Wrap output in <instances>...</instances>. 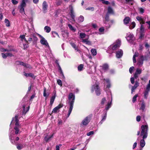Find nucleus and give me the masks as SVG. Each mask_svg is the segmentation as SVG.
Returning a JSON list of instances; mask_svg holds the SVG:
<instances>
[{"instance_id":"nucleus-1","label":"nucleus","mask_w":150,"mask_h":150,"mask_svg":"<svg viewBox=\"0 0 150 150\" xmlns=\"http://www.w3.org/2000/svg\"><path fill=\"white\" fill-rule=\"evenodd\" d=\"M75 96L72 93H70L69 94L68 99L69 101L68 103L69 105V109L67 117H69L70 115L73 108L74 103V102Z\"/></svg>"},{"instance_id":"nucleus-2","label":"nucleus","mask_w":150,"mask_h":150,"mask_svg":"<svg viewBox=\"0 0 150 150\" xmlns=\"http://www.w3.org/2000/svg\"><path fill=\"white\" fill-rule=\"evenodd\" d=\"M17 118L18 116L17 115L15 116L14 118H12L10 124L11 126L12 123L13 124L15 123V125L16 126L14 128L15 130V134H18L19 133V129L21 127L20 125H19L18 122V120Z\"/></svg>"},{"instance_id":"nucleus-3","label":"nucleus","mask_w":150,"mask_h":150,"mask_svg":"<svg viewBox=\"0 0 150 150\" xmlns=\"http://www.w3.org/2000/svg\"><path fill=\"white\" fill-rule=\"evenodd\" d=\"M112 101V97L111 96V100L110 102H108L106 105V107L104 110V113L103 115L102 116V119L101 120L100 122V123L101 124L103 123V122L105 121L106 118L107 114V111L111 107V102Z\"/></svg>"},{"instance_id":"nucleus-4","label":"nucleus","mask_w":150,"mask_h":150,"mask_svg":"<svg viewBox=\"0 0 150 150\" xmlns=\"http://www.w3.org/2000/svg\"><path fill=\"white\" fill-rule=\"evenodd\" d=\"M141 136H142L143 139L146 138L148 136V126L147 125H142L141 127Z\"/></svg>"},{"instance_id":"nucleus-5","label":"nucleus","mask_w":150,"mask_h":150,"mask_svg":"<svg viewBox=\"0 0 150 150\" xmlns=\"http://www.w3.org/2000/svg\"><path fill=\"white\" fill-rule=\"evenodd\" d=\"M91 91L92 93L95 91L97 96H99L100 94V90L99 85L96 81L95 84L92 85L91 87Z\"/></svg>"},{"instance_id":"nucleus-6","label":"nucleus","mask_w":150,"mask_h":150,"mask_svg":"<svg viewBox=\"0 0 150 150\" xmlns=\"http://www.w3.org/2000/svg\"><path fill=\"white\" fill-rule=\"evenodd\" d=\"M10 133L9 135V137L11 143L13 144H15L16 143L15 141H18L19 139V138L18 137H16L15 140H14V137L12 136L14 134H13V132L12 131V129H10Z\"/></svg>"},{"instance_id":"nucleus-7","label":"nucleus","mask_w":150,"mask_h":150,"mask_svg":"<svg viewBox=\"0 0 150 150\" xmlns=\"http://www.w3.org/2000/svg\"><path fill=\"white\" fill-rule=\"evenodd\" d=\"M150 91V79L146 85V89L144 92V98L145 99L147 98L149 92Z\"/></svg>"},{"instance_id":"nucleus-8","label":"nucleus","mask_w":150,"mask_h":150,"mask_svg":"<svg viewBox=\"0 0 150 150\" xmlns=\"http://www.w3.org/2000/svg\"><path fill=\"white\" fill-rule=\"evenodd\" d=\"M121 41L120 40H118L117 42L115 44L112 45L110 46L109 49L111 52H113L112 50H115L116 49L119 47L120 45Z\"/></svg>"},{"instance_id":"nucleus-9","label":"nucleus","mask_w":150,"mask_h":150,"mask_svg":"<svg viewBox=\"0 0 150 150\" xmlns=\"http://www.w3.org/2000/svg\"><path fill=\"white\" fill-rule=\"evenodd\" d=\"M39 36L41 38V39L40 40V42L43 45L46 46L49 49H50V47L48 45V43L47 42V41L41 35L39 34Z\"/></svg>"},{"instance_id":"nucleus-10","label":"nucleus","mask_w":150,"mask_h":150,"mask_svg":"<svg viewBox=\"0 0 150 150\" xmlns=\"http://www.w3.org/2000/svg\"><path fill=\"white\" fill-rule=\"evenodd\" d=\"M126 38L127 41L129 42H132L134 39L133 34L130 33H127Z\"/></svg>"},{"instance_id":"nucleus-11","label":"nucleus","mask_w":150,"mask_h":150,"mask_svg":"<svg viewBox=\"0 0 150 150\" xmlns=\"http://www.w3.org/2000/svg\"><path fill=\"white\" fill-rule=\"evenodd\" d=\"M91 116L88 115L82 121L81 124L83 125H86L90 122Z\"/></svg>"},{"instance_id":"nucleus-12","label":"nucleus","mask_w":150,"mask_h":150,"mask_svg":"<svg viewBox=\"0 0 150 150\" xmlns=\"http://www.w3.org/2000/svg\"><path fill=\"white\" fill-rule=\"evenodd\" d=\"M136 19L139 21L141 25L144 23L146 19L145 17L139 16H137L136 18Z\"/></svg>"},{"instance_id":"nucleus-13","label":"nucleus","mask_w":150,"mask_h":150,"mask_svg":"<svg viewBox=\"0 0 150 150\" xmlns=\"http://www.w3.org/2000/svg\"><path fill=\"white\" fill-rule=\"evenodd\" d=\"M142 56H139L137 60V65L139 67H141L143 64V61Z\"/></svg>"},{"instance_id":"nucleus-14","label":"nucleus","mask_w":150,"mask_h":150,"mask_svg":"<svg viewBox=\"0 0 150 150\" xmlns=\"http://www.w3.org/2000/svg\"><path fill=\"white\" fill-rule=\"evenodd\" d=\"M139 79H138V80L135 81L134 86L132 87L131 89V93L132 94L133 92L134 91L135 89L139 86V83L138 82Z\"/></svg>"},{"instance_id":"nucleus-15","label":"nucleus","mask_w":150,"mask_h":150,"mask_svg":"<svg viewBox=\"0 0 150 150\" xmlns=\"http://www.w3.org/2000/svg\"><path fill=\"white\" fill-rule=\"evenodd\" d=\"M63 106V105L62 104H60L58 105L57 106L54 108L52 112V113H56L59 110L62 108Z\"/></svg>"},{"instance_id":"nucleus-16","label":"nucleus","mask_w":150,"mask_h":150,"mask_svg":"<svg viewBox=\"0 0 150 150\" xmlns=\"http://www.w3.org/2000/svg\"><path fill=\"white\" fill-rule=\"evenodd\" d=\"M69 8L70 10V15L71 18L73 20H74V18L75 17V16L74 15V13L73 10V8L72 6L70 5L69 6Z\"/></svg>"},{"instance_id":"nucleus-17","label":"nucleus","mask_w":150,"mask_h":150,"mask_svg":"<svg viewBox=\"0 0 150 150\" xmlns=\"http://www.w3.org/2000/svg\"><path fill=\"white\" fill-rule=\"evenodd\" d=\"M123 54V52L122 50L121 49H119L117 52L116 57L117 58H120L122 57Z\"/></svg>"},{"instance_id":"nucleus-18","label":"nucleus","mask_w":150,"mask_h":150,"mask_svg":"<svg viewBox=\"0 0 150 150\" xmlns=\"http://www.w3.org/2000/svg\"><path fill=\"white\" fill-rule=\"evenodd\" d=\"M47 6L46 2L44 1L42 4V9L44 13H45L46 12Z\"/></svg>"},{"instance_id":"nucleus-19","label":"nucleus","mask_w":150,"mask_h":150,"mask_svg":"<svg viewBox=\"0 0 150 150\" xmlns=\"http://www.w3.org/2000/svg\"><path fill=\"white\" fill-rule=\"evenodd\" d=\"M17 64H20V65H23L26 68H31V66L28 64H25L24 63H23V62H21V61H18L17 62Z\"/></svg>"},{"instance_id":"nucleus-20","label":"nucleus","mask_w":150,"mask_h":150,"mask_svg":"<svg viewBox=\"0 0 150 150\" xmlns=\"http://www.w3.org/2000/svg\"><path fill=\"white\" fill-rule=\"evenodd\" d=\"M138 75L136 74H134V77H131L130 78V81L132 84H134V79H137L138 78Z\"/></svg>"},{"instance_id":"nucleus-21","label":"nucleus","mask_w":150,"mask_h":150,"mask_svg":"<svg viewBox=\"0 0 150 150\" xmlns=\"http://www.w3.org/2000/svg\"><path fill=\"white\" fill-rule=\"evenodd\" d=\"M100 69L102 70L105 71L107 70L108 68V64H103L102 66H100Z\"/></svg>"},{"instance_id":"nucleus-22","label":"nucleus","mask_w":150,"mask_h":150,"mask_svg":"<svg viewBox=\"0 0 150 150\" xmlns=\"http://www.w3.org/2000/svg\"><path fill=\"white\" fill-rule=\"evenodd\" d=\"M131 21V19L129 17H125L123 20L124 24L125 25H127L128 24L129 22Z\"/></svg>"},{"instance_id":"nucleus-23","label":"nucleus","mask_w":150,"mask_h":150,"mask_svg":"<svg viewBox=\"0 0 150 150\" xmlns=\"http://www.w3.org/2000/svg\"><path fill=\"white\" fill-rule=\"evenodd\" d=\"M53 134L51 135H47L45 136L44 138V139L46 142H47L48 141L50 140L51 138L53 137Z\"/></svg>"},{"instance_id":"nucleus-24","label":"nucleus","mask_w":150,"mask_h":150,"mask_svg":"<svg viewBox=\"0 0 150 150\" xmlns=\"http://www.w3.org/2000/svg\"><path fill=\"white\" fill-rule=\"evenodd\" d=\"M107 13L109 14H114V11L112 8L110 6L108 7V12Z\"/></svg>"},{"instance_id":"nucleus-25","label":"nucleus","mask_w":150,"mask_h":150,"mask_svg":"<svg viewBox=\"0 0 150 150\" xmlns=\"http://www.w3.org/2000/svg\"><path fill=\"white\" fill-rule=\"evenodd\" d=\"M28 0H22L20 7H24L26 6V3L28 1Z\"/></svg>"},{"instance_id":"nucleus-26","label":"nucleus","mask_w":150,"mask_h":150,"mask_svg":"<svg viewBox=\"0 0 150 150\" xmlns=\"http://www.w3.org/2000/svg\"><path fill=\"white\" fill-rule=\"evenodd\" d=\"M88 38L85 39H82V42L86 43V44L90 45H91V42L88 40Z\"/></svg>"},{"instance_id":"nucleus-27","label":"nucleus","mask_w":150,"mask_h":150,"mask_svg":"<svg viewBox=\"0 0 150 150\" xmlns=\"http://www.w3.org/2000/svg\"><path fill=\"white\" fill-rule=\"evenodd\" d=\"M139 56V53L138 52H135L134 53L133 57V60L134 63H135L136 62V57H137Z\"/></svg>"},{"instance_id":"nucleus-28","label":"nucleus","mask_w":150,"mask_h":150,"mask_svg":"<svg viewBox=\"0 0 150 150\" xmlns=\"http://www.w3.org/2000/svg\"><path fill=\"white\" fill-rule=\"evenodd\" d=\"M29 106H28L26 107V110H25V105H23V114H25V113L28 112V111L29 110Z\"/></svg>"},{"instance_id":"nucleus-29","label":"nucleus","mask_w":150,"mask_h":150,"mask_svg":"<svg viewBox=\"0 0 150 150\" xmlns=\"http://www.w3.org/2000/svg\"><path fill=\"white\" fill-rule=\"evenodd\" d=\"M25 145L23 144H19L17 145V148L18 150H21L23 148Z\"/></svg>"},{"instance_id":"nucleus-30","label":"nucleus","mask_w":150,"mask_h":150,"mask_svg":"<svg viewBox=\"0 0 150 150\" xmlns=\"http://www.w3.org/2000/svg\"><path fill=\"white\" fill-rule=\"evenodd\" d=\"M70 44L72 47L75 50L77 51H79V50L78 49V47L74 43H71Z\"/></svg>"},{"instance_id":"nucleus-31","label":"nucleus","mask_w":150,"mask_h":150,"mask_svg":"<svg viewBox=\"0 0 150 150\" xmlns=\"http://www.w3.org/2000/svg\"><path fill=\"white\" fill-rule=\"evenodd\" d=\"M144 139H143L140 140V145L142 147V149L145 145V142L144 140Z\"/></svg>"},{"instance_id":"nucleus-32","label":"nucleus","mask_w":150,"mask_h":150,"mask_svg":"<svg viewBox=\"0 0 150 150\" xmlns=\"http://www.w3.org/2000/svg\"><path fill=\"white\" fill-rule=\"evenodd\" d=\"M44 30L47 33H49L51 31V28L47 26H45L44 28Z\"/></svg>"},{"instance_id":"nucleus-33","label":"nucleus","mask_w":150,"mask_h":150,"mask_svg":"<svg viewBox=\"0 0 150 150\" xmlns=\"http://www.w3.org/2000/svg\"><path fill=\"white\" fill-rule=\"evenodd\" d=\"M68 25L69 29L71 30L74 32H75L76 31V29L74 27H73L70 24H69Z\"/></svg>"},{"instance_id":"nucleus-34","label":"nucleus","mask_w":150,"mask_h":150,"mask_svg":"<svg viewBox=\"0 0 150 150\" xmlns=\"http://www.w3.org/2000/svg\"><path fill=\"white\" fill-rule=\"evenodd\" d=\"M49 93H46V88H44V92H43V96L44 97H46V99L47 97L49 96Z\"/></svg>"},{"instance_id":"nucleus-35","label":"nucleus","mask_w":150,"mask_h":150,"mask_svg":"<svg viewBox=\"0 0 150 150\" xmlns=\"http://www.w3.org/2000/svg\"><path fill=\"white\" fill-rule=\"evenodd\" d=\"M105 81V82L108 83V84L107 85V88H110L111 86L110 84V81L108 79H104Z\"/></svg>"},{"instance_id":"nucleus-36","label":"nucleus","mask_w":150,"mask_h":150,"mask_svg":"<svg viewBox=\"0 0 150 150\" xmlns=\"http://www.w3.org/2000/svg\"><path fill=\"white\" fill-rule=\"evenodd\" d=\"M136 24L135 22H133L131 24L129 25V29H131L134 28Z\"/></svg>"},{"instance_id":"nucleus-37","label":"nucleus","mask_w":150,"mask_h":150,"mask_svg":"<svg viewBox=\"0 0 150 150\" xmlns=\"http://www.w3.org/2000/svg\"><path fill=\"white\" fill-rule=\"evenodd\" d=\"M24 75L26 77L30 76L31 77H33L34 76L33 74L31 73H26L25 72H24Z\"/></svg>"},{"instance_id":"nucleus-38","label":"nucleus","mask_w":150,"mask_h":150,"mask_svg":"<svg viewBox=\"0 0 150 150\" xmlns=\"http://www.w3.org/2000/svg\"><path fill=\"white\" fill-rule=\"evenodd\" d=\"M78 33H79V32ZM79 36L81 38L83 39L86 37V35L84 33H80Z\"/></svg>"},{"instance_id":"nucleus-39","label":"nucleus","mask_w":150,"mask_h":150,"mask_svg":"<svg viewBox=\"0 0 150 150\" xmlns=\"http://www.w3.org/2000/svg\"><path fill=\"white\" fill-rule=\"evenodd\" d=\"M91 52L93 56H95L97 54V52L96 49H93L91 50Z\"/></svg>"},{"instance_id":"nucleus-40","label":"nucleus","mask_w":150,"mask_h":150,"mask_svg":"<svg viewBox=\"0 0 150 150\" xmlns=\"http://www.w3.org/2000/svg\"><path fill=\"white\" fill-rule=\"evenodd\" d=\"M4 21L6 26L9 27L10 26V22L8 19H5Z\"/></svg>"},{"instance_id":"nucleus-41","label":"nucleus","mask_w":150,"mask_h":150,"mask_svg":"<svg viewBox=\"0 0 150 150\" xmlns=\"http://www.w3.org/2000/svg\"><path fill=\"white\" fill-rule=\"evenodd\" d=\"M55 96L54 95L52 96L51 98L50 101V104L51 105L53 104L54 100L55 99Z\"/></svg>"},{"instance_id":"nucleus-42","label":"nucleus","mask_w":150,"mask_h":150,"mask_svg":"<svg viewBox=\"0 0 150 150\" xmlns=\"http://www.w3.org/2000/svg\"><path fill=\"white\" fill-rule=\"evenodd\" d=\"M145 105L144 102L143 101L142 102L141 106L140 108V110H142L143 111L144 110L145 108Z\"/></svg>"},{"instance_id":"nucleus-43","label":"nucleus","mask_w":150,"mask_h":150,"mask_svg":"<svg viewBox=\"0 0 150 150\" xmlns=\"http://www.w3.org/2000/svg\"><path fill=\"white\" fill-rule=\"evenodd\" d=\"M84 20V17L82 16H80L78 18V21L79 22H83Z\"/></svg>"},{"instance_id":"nucleus-44","label":"nucleus","mask_w":150,"mask_h":150,"mask_svg":"<svg viewBox=\"0 0 150 150\" xmlns=\"http://www.w3.org/2000/svg\"><path fill=\"white\" fill-rule=\"evenodd\" d=\"M138 97L137 94H136L133 98L132 101L133 103L135 102L137 100V98Z\"/></svg>"},{"instance_id":"nucleus-45","label":"nucleus","mask_w":150,"mask_h":150,"mask_svg":"<svg viewBox=\"0 0 150 150\" xmlns=\"http://www.w3.org/2000/svg\"><path fill=\"white\" fill-rule=\"evenodd\" d=\"M83 67V65L82 64H80L78 67V70L79 71H81L82 70V69Z\"/></svg>"},{"instance_id":"nucleus-46","label":"nucleus","mask_w":150,"mask_h":150,"mask_svg":"<svg viewBox=\"0 0 150 150\" xmlns=\"http://www.w3.org/2000/svg\"><path fill=\"white\" fill-rule=\"evenodd\" d=\"M138 10L139 11L140 13L141 14H142L144 12V8H139Z\"/></svg>"},{"instance_id":"nucleus-47","label":"nucleus","mask_w":150,"mask_h":150,"mask_svg":"<svg viewBox=\"0 0 150 150\" xmlns=\"http://www.w3.org/2000/svg\"><path fill=\"white\" fill-rule=\"evenodd\" d=\"M141 73L142 70L138 68L137 69L136 72H135V74L138 75L141 74Z\"/></svg>"},{"instance_id":"nucleus-48","label":"nucleus","mask_w":150,"mask_h":150,"mask_svg":"<svg viewBox=\"0 0 150 150\" xmlns=\"http://www.w3.org/2000/svg\"><path fill=\"white\" fill-rule=\"evenodd\" d=\"M52 33L54 37H55L56 36H57L59 38V35L57 32L55 31H53L52 32Z\"/></svg>"},{"instance_id":"nucleus-49","label":"nucleus","mask_w":150,"mask_h":150,"mask_svg":"<svg viewBox=\"0 0 150 150\" xmlns=\"http://www.w3.org/2000/svg\"><path fill=\"white\" fill-rule=\"evenodd\" d=\"M140 56H142L143 57V59L144 61V60H148V58L149 57V55H147L144 56H143V55H140Z\"/></svg>"},{"instance_id":"nucleus-50","label":"nucleus","mask_w":150,"mask_h":150,"mask_svg":"<svg viewBox=\"0 0 150 150\" xmlns=\"http://www.w3.org/2000/svg\"><path fill=\"white\" fill-rule=\"evenodd\" d=\"M20 12L22 14H25L24 9V7H20Z\"/></svg>"},{"instance_id":"nucleus-51","label":"nucleus","mask_w":150,"mask_h":150,"mask_svg":"<svg viewBox=\"0 0 150 150\" xmlns=\"http://www.w3.org/2000/svg\"><path fill=\"white\" fill-rule=\"evenodd\" d=\"M0 50L2 52H6V51H11V49L10 50H7V49H6L4 48H1L0 49Z\"/></svg>"},{"instance_id":"nucleus-52","label":"nucleus","mask_w":150,"mask_h":150,"mask_svg":"<svg viewBox=\"0 0 150 150\" xmlns=\"http://www.w3.org/2000/svg\"><path fill=\"white\" fill-rule=\"evenodd\" d=\"M105 19L106 21H109V16L108 13H107L106 15Z\"/></svg>"},{"instance_id":"nucleus-53","label":"nucleus","mask_w":150,"mask_h":150,"mask_svg":"<svg viewBox=\"0 0 150 150\" xmlns=\"http://www.w3.org/2000/svg\"><path fill=\"white\" fill-rule=\"evenodd\" d=\"M99 31L101 33V34H103L104 33V27H102L99 29Z\"/></svg>"},{"instance_id":"nucleus-54","label":"nucleus","mask_w":150,"mask_h":150,"mask_svg":"<svg viewBox=\"0 0 150 150\" xmlns=\"http://www.w3.org/2000/svg\"><path fill=\"white\" fill-rule=\"evenodd\" d=\"M114 21L113 20H111L110 21V23H111V25H109L107 26L106 27L108 28H110V27L111 25L113 23Z\"/></svg>"},{"instance_id":"nucleus-55","label":"nucleus","mask_w":150,"mask_h":150,"mask_svg":"<svg viewBox=\"0 0 150 150\" xmlns=\"http://www.w3.org/2000/svg\"><path fill=\"white\" fill-rule=\"evenodd\" d=\"M57 83L58 85L60 86H62V81L59 79H58L57 80Z\"/></svg>"},{"instance_id":"nucleus-56","label":"nucleus","mask_w":150,"mask_h":150,"mask_svg":"<svg viewBox=\"0 0 150 150\" xmlns=\"http://www.w3.org/2000/svg\"><path fill=\"white\" fill-rule=\"evenodd\" d=\"M106 101V100L105 98H103L101 100V105H103L104 104V103Z\"/></svg>"},{"instance_id":"nucleus-57","label":"nucleus","mask_w":150,"mask_h":150,"mask_svg":"<svg viewBox=\"0 0 150 150\" xmlns=\"http://www.w3.org/2000/svg\"><path fill=\"white\" fill-rule=\"evenodd\" d=\"M94 133V132L93 131H91L89 132H88L87 135L88 136H89L93 134Z\"/></svg>"},{"instance_id":"nucleus-58","label":"nucleus","mask_w":150,"mask_h":150,"mask_svg":"<svg viewBox=\"0 0 150 150\" xmlns=\"http://www.w3.org/2000/svg\"><path fill=\"white\" fill-rule=\"evenodd\" d=\"M140 30L141 32H143L144 30V28L143 27V25L142 24L141 25Z\"/></svg>"},{"instance_id":"nucleus-59","label":"nucleus","mask_w":150,"mask_h":150,"mask_svg":"<svg viewBox=\"0 0 150 150\" xmlns=\"http://www.w3.org/2000/svg\"><path fill=\"white\" fill-rule=\"evenodd\" d=\"M134 69V67H131L129 69V72L132 74V71Z\"/></svg>"},{"instance_id":"nucleus-60","label":"nucleus","mask_w":150,"mask_h":150,"mask_svg":"<svg viewBox=\"0 0 150 150\" xmlns=\"http://www.w3.org/2000/svg\"><path fill=\"white\" fill-rule=\"evenodd\" d=\"M141 117L140 116L138 115L136 117V120L137 122H139L140 120Z\"/></svg>"},{"instance_id":"nucleus-61","label":"nucleus","mask_w":150,"mask_h":150,"mask_svg":"<svg viewBox=\"0 0 150 150\" xmlns=\"http://www.w3.org/2000/svg\"><path fill=\"white\" fill-rule=\"evenodd\" d=\"M25 35H21L20 38H21L22 41H23V39H24L25 38Z\"/></svg>"},{"instance_id":"nucleus-62","label":"nucleus","mask_w":150,"mask_h":150,"mask_svg":"<svg viewBox=\"0 0 150 150\" xmlns=\"http://www.w3.org/2000/svg\"><path fill=\"white\" fill-rule=\"evenodd\" d=\"M12 2L14 4H16L18 3V1L16 0H12Z\"/></svg>"},{"instance_id":"nucleus-63","label":"nucleus","mask_w":150,"mask_h":150,"mask_svg":"<svg viewBox=\"0 0 150 150\" xmlns=\"http://www.w3.org/2000/svg\"><path fill=\"white\" fill-rule=\"evenodd\" d=\"M2 55L3 58H6L7 57L6 53V54L2 53Z\"/></svg>"},{"instance_id":"nucleus-64","label":"nucleus","mask_w":150,"mask_h":150,"mask_svg":"<svg viewBox=\"0 0 150 150\" xmlns=\"http://www.w3.org/2000/svg\"><path fill=\"white\" fill-rule=\"evenodd\" d=\"M137 142H135L133 146V149H134L136 147L137 145Z\"/></svg>"}]
</instances>
